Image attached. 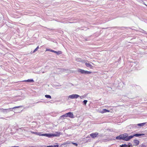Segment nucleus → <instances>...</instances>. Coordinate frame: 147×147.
<instances>
[{"instance_id": "obj_3", "label": "nucleus", "mask_w": 147, "mask_h": 147, "mask_svg": "<svg viewBox=\"0 0 147 147\" xmlns=\"http://www.w3.org/2000/svg\"><path fill=\"white\" fill-rule=\"evenodd\" d=\"M80 96L77 94H73L68 96V98L71 99L77 98Z\"/></svg>"}, {"instance_id": "obj_4", "label": "nucleus", "mask_w": 147, "mask_h": 147, "mask_svg": "<svg viewBox=\"0 0 147 147\" xmlns=\"http://www.w3.org/2000/svg\"><path fill=\"white\" fill-rule=\"evenodd\" d=\"M60 135V132H57L55 134H50V138L52 137H55V136H59Z\"/></svg>"}, {"instance_id": "obj_24", "label": "nucleus", "mask_w": 147, "mask_h": 147, "mask_svg": "<svg viewBox=\"0 0 147 147\" xmlns=\"http://www.w3.org/2000/svg\"><path fill=\"white\" fill-rule=\"evenodd\" d=\"M31 133H32V134H34L37 135L38 132H34L32 131H31Z\"/></svg>"}, {"instance_id": "obj_16", "label": "nucleus", "mask_w": 147, "mask_h": 147, "mask_svg": "<svg viewBox=\"0 0 147 147\" xmlns=\"http://www.w3.org/2000/svg\"><path fill=\"white\" fill-rule=\"evenodd\" d=\"M137 125H131V126L133 128H137Z\"/></svg>"}, {"instance_id": "obj_27", "label": "nucleus", "mask_w": 147, "mask_h": 147, "mask_svg": "<svg viewBox=\"0 0 147 147\" xmlns=\"http://www.w3.org/2000/svg\"><path fill=\"white\" fill-rule=\"evenodd\" d=\"M51 49H46V51H51Z\"/></svg>"}, {"instance_id": "obj_17", "label": "nucleus", "mask_w": 147, "mask_h": 147, "mask_svg": "<svg viewBox=\"0 0 147 147\" xmlns=\"http://www.w3.org/2000/svg\"><path fill=\"white\" fill-rule=\"evenodd\" d=\"M68 117V113H66V114L63 115L61 116L60 117L61 118L62 117Z\"/></svg>"}, {"instance_id": "obj_31", "label": "nucleus", "mask_w": 147, "mask_h": 147, "mask_svg": "<svg viewBox=\"0 0 147 147\" xmlns=\"http://www.w3.org/2000/svg\"><path fill=\"white\" fill-rule=\"evenodd\" d=\"M2 119H4V118H1Z\"/></svg>"}, {"instance_id": "obj_19", "label": "nucleus", "mask_w": 147, "mask_h": 147, "mask_svg": "<svg viewBox=\"0 0 147 147\" xmlns=\"http://www.w3.org/2000/svg\"><path fill=\"white\" fill-rule=\"evenodd\" d=\"M128 146L126 144H122L120 146V147H127Z\"/></svg>"}, {"instance_id": "obj_5", "label": "nucleus", "mask_w": 147, "mask_h": 147, "mask_svg": "<svg viewBox=\"0 0 147 147\" xmlns=\"http://www.w3.org/2000/svg\"><path fill=\"white\" fill-rule=\"evenodd\" d=\"M11 108L9 109H2L1 110H2V111L4 113H7L11 111Z\"/></svg>"}, {"instance_id": "obj_26", "label": "nucleus", "mask_w": 147, "mask_h": 147, "mask_svg": "<svg viewBox=\"0 0 147 147\" xmlns=\"http://www.w3.org/2000/svg\"><path fill=\"white\" fill-rule=\"evenodd\" d=\"M42 134L40 133H38L37 135H39L40 136H41V135Z\"/></svg>"}, {"instance_id": "obj_29", "label": "nucleus", "mask_w": 147, "mask_h": 147, "mask_svg": "<svg viewBox=\"0 0 147 147\" xmlns=\"http://www.w3.org/2000/svg\"><path fill=\"white\" fill-rule=\"evenodd\" d=\"M19 147V146H13V147Z\"/></svg>"}, {"instance_id": "obj_28", "label": "nucleus", "mask_w": 147, "mask_h": 147, "mask_svg": "<svg viewBox=\"0 0 147 147\" xmlns=\"http://www.w3.org/2000/svg\"><path fill=\"white\" fill-rule=\"evenodd\" d=\"M79 97H80V98H81V99H82V98H83L84 97V96H79Z\"/></svg>"}, {"instance_id": "obj_8", "label": "nucleus", "mask_w": 147, "mask_h": 147, "mask_svg": "<svg viewBox=\"0 0 147 147\" xmlns=\"http://www.w3.org/2000/svg\"><path fill=\"white\" fill-rule=\"evenodd\" d=\"M51 51L56 53L57 55H60L62 53L61 51H56L53 50H51Z\"/></svg>"}, {"instance_id": "obj_21", "label": "nucleus", "mask_w": 147, "mask_h": 147, "mask_svg": "<svg viewBox=\"0 0 147 147\" xmlns=\"http://www.w3.org/2000/svg\"><path fill=\"white\" fill-rule=\"evenodd\" d=\"M87 101V100H84L83 101L84 104L85 105H86Z\"/></svg>"}, {"instance_id": "obj_9", "label": "nucleus", "mask_w": 147, "mask_h": 147, "mask_svg": "<svg viewBox=\"0 0 147 147\" xmlns=\"http://www.w3.org/2000/svg\"><path fill=\"white\" fill-rule=\"evenodd\" d=\"M134 145L135 146H137L139 144V141L137 140H134Z\"/></svg>"}, {"instance_id": "obj_6", "label": "nucleus", "mask_w": 147, "mask_h": 147, "mask_svg": "<svg viewBox=\"0 0 147 147\" xmlns=\"http://www.w3.org/2000/svg\"><path fill=\"white\" fill-rule=\"evenodd\" d=\"M98 135V133L96 132L94 133H92L90 134V136L92 138H95Z\"/></svg>"}, {"instance_id": "obj_13", "label": "nucleus", "mask_w": 147, "mask_h": 147, "mask_svg": "<svg viewBox=\"0 0 147 147\" xmlns=\"http://www.w3.org/2000/svg\"><path fill=\"white\" fill-rule=\"evenodd\" d=\"M41 136H46L49 138H50V134H42L41 135Z\"/></svg>"}, {"instance_id": "obj_10", "label": "nucleus", "mask_w": 147, "mask_h": 147, "mask_svg": "<svg viewBox=\"0 0 147 147\" xmlns=\"http://www.w3.org/2000/svg\"><path fill=\"white\" fill-rule=\"evenodd\" d=\"M85 65L87 67H90L91 68H92V67H93L92 65L91 64L89 63H86Z\"/></svg>"}, {"instance_id": "obj_2", "label": "nucleus", "mask_w": 147, "mask_h": 147, "mask_svg": "<svg viewBox=\"0 0 147 147\" xmlns=\"http://www.w3.org/2000/svg\"><path fill=\"white\" fill-rule=\"evenodd\" d=\"M78 71L82 74H90L92 73L91 71H85L81 69H79Z\"/></svg>"}, {"instance_id": "obj_11", "label": "nucleus", "mask_w": 147, "mask_h": 147, "mask_svg": "<svg viewBox=\"0 0 147 147\" xmlns=\"http://www.w3.org/2000/svg\"><path fill=\"white\" fill-rule=\"evenodd\" d=\"M145 135L144 134H135L134 135V136H136V137H138L139 136H144Z\"/></svg>"}, {"instance_id": "obj_14", "label": "nucleus", "mask_w": 147, "mask_h": 147, "mask_svg": "<svg viewBox=\"0 0 147 147\" xmlns=\"http://www.w3.org/2000/svg\"><path fill=\"white\" fill-rule=\"evenodd\" d=\"M23 82H33L34 81L32 79H28L26 80H25Z\"/></svg>"}, {"instance_id": "obj_12", "label": "nucleus", "mask_w": 147, "mask_h": 147, "mask_svg": "<svg viewBox=\"0 0 147 147\" xmlns=\"http://www.w3.org/2000/svg\"><path fill=\"white\" fill-rule=\"evenodd\" d=\"M110 112L109 110H107L106 109H104L102 111H101L100 112L102 113H103L106 112Z\"/></svg>"}, {"instance_id": "obj_20", "label": "nucleus", "mask_w": 147, "mask_h": 147, "mask_svg": "<svg viewBox=\"0 0 147 147\" xmlns=\"http://www.w3.org/2000/svg\"><path fill=\"white\" fill-rule=\"evenodd\" d=\"M59 146L58 145H55L54 146H48L47 147H58Z\"/></svg>"}, {"instance_id": "obj_25", "label": "nucleus", "mask_w": 147, "mask_h": 147, "mask_svg": "<svg viewBox=\"0 0 147 147\" xmlns=\"http://www.w3.org/2000/svg\"><path fill=\"white\" fill-rule=\"evenodd\" d=\"M72 144H74V145L76 146H78V144L76 143H72Z\"/></svg>"}, {"instance_id": "obj_7", "label": "nucleus", "mask_w": 147, "mask_h": 147, "mask_svg": "<svg viewBox=\"0 0 147 147\" xmlns=\"http://www.w3.org/2000/svg\"><path fill=\"white\" fill-rule=\"evenodd\" d=\"M68 117L71 118H74V115L73 113L71 112H69L68 113Z\"/></svg>"}, {"instance_id": "obj_23", "label": "nucleus", "mask_w": 147, "mask_h": 147, "mask_svg": "<svg viewBox=\"0 0 147 147\" xmlns=\"http://www.w3.org/2000/svg\"><path fill=\"white\" fill-rule=\"evenodd\" d=\"M20 107H21V106H20L15 107H14L12 108H11V109H16V108H18Z\"/></svg>"}, {"instance_id": "obj_18", "label": "nucleus", "mask_w": 147, "mask_h": 147, "mask_svg": "<svg viewBox=\"0 0 147 147\" xmlns=\"http://www.w3.org/2000/svg\"><path fill=\"white\" fill-rule=\"evenodd\" d=\"M45 96V97H46L47 98H51V96L50 95H46Z\"/></svg>"}, {"instance_id": "obj_30", "label": "nucleus", "mask_w": 147, "mask_h": 147, "mask_svg": "<svg viewBox=\"0 0 147 147\" xmlns=\"http://www.w3.org/2000/svg\"><path fill=\"white\" fill-rule=\"evenodd\" d=\"M39 102H36V103H38Z\"/></svg>"}, {"instance_id": "obj_15", "label": "nucleus", "mask_w": 147, "mask_h": 147, "mask_svg": "<svg viewBox=\"0 0 147 147\" xmlns=\"http://www.w3.org/2000/svg\"><path fill=\"white\" fill-rule=\"evenodd\" d=\"M146 123H139L137 124L139 126H143Z\"/></svg>"}, {"instance_id": "obj_1", "label": "nucleus", "mask_w": 147, "mask_h": 147, "mask_svg": "<svg viewBox=\"0 0 147 147\" xmlns=\"http://www.w3.org/2000/svg\"><path fill=\"white\" fill-rule=\"evenodd\" d=\"M134 137V135L129 136L128 134L125 133L120 135L119 136L116 137V139L117 140H123L126 141H128Z\"/></svg>"}, {"instance_id": "obj_22", "label": "nucleus", "mask_w": 147, "mask_h": 147, "mask_svg": "<svg viewBox=\"0 0 147 147\" xmlns=\"http://www.w3.org/2000/svg\"><path fill=\"white\" fill-rule=\"evenodd\" d=\"M39 48V47L38 46L36 49H35L34 50V51L33 52V53H34V52H35Z\"/></svg>"}]
</instances>
